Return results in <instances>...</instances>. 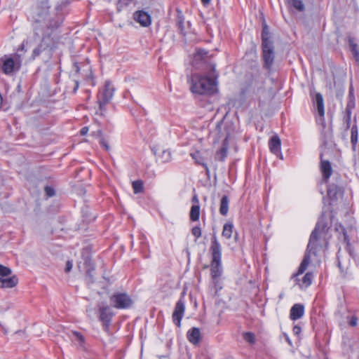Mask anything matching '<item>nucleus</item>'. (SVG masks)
Segmentation results:
<instances>
[{
	"label": "nucleus",
	"instance_id": "obj_1",
	"mask_svg": "<svg viewBox=\"0 0 359 359\" xmlns=\"http://www.w3.org/2000/svg\"><path fill=\"white\" fill-rule=\"evenodd\" d=\"M49 8L48 0H42L36 11L31 15L34 34L42 36L41 42L32 50V60L43 53L49 55L55 47L54 32L60 26L62 20L55 13L50 14Z\"/></svg>",
	"mask_w": 359,
	"mask_h": 359
},
{
	"label": "nucleus",
	"instance_id": "obj_2",
	"mask_svg": "<svg viewBox=\"0 0 359 359\" xmlns=\"http://www.w3.org/2000/svg\"><path fill=\"white\" fill-rule=\"evenodd\" d=\"M217 76L215 66L211 67L209 76L191 74L188 80L191 91L198 95H213L217 91Z\"/></svg>",
	"mask_w": 359,
	"mask_h": 359
},
{
	"label": "nucleus",
	"instance_id": "obj_3",
	"mask_svg": "<svg viewBox=\"0 0 359 359\" xmlns=\"http://www.w3.org/2000/svg\"><path fill=\"white\" fill-rule=\"evenodd\" d=\"M329 227L327 222L323 219L319 220L314 229L311 233L309 243L307 245L306 250L304 256L303 260L302 261L300 266L298 269L297 274L303 273L311 262V255H316L317 250V241L321 235H325L328 231Z\"/></svg>",
	"mask_w": 359,
	"mask_h": 359
},
{
	"label": "nucleus",
	"instance_id": "obj_4",
	"mask_svg": "<svg viewBox=\"0 0 359 359\" xmlns=\"http://www.w3.org/2000/svg\"><path fill=\"white\" fill-rule=\"evenodd\" d=\"M210 252L212 255L210 264L211 277L215 285L218 282V278L222 276V245L217 240L215 233H213L211 238Z\"/></svg>",
	"mask_w": 359,
	"mask_h": 359
},
{
	"label": "nucleus",
	"instance_id": "obj_5",
	"mask_svg": "<svg viewBox=\"0 0 359 359\" xmlns=\"http://www.w3.org/2000/svg\"><path fill=\"white\" fill-rule=\"evenodd\" d=\"M111 306L117 309H128L133 304V300L127 292H115L109 297Z\"/></svg>",
	"mask_w": 359,
	"mask_h": 359
},
{
	"label": "nucleus",
	"instance_id": "obj_6",
	"mask_svg": "<svg viewBox=\"0 0 359 359\" xmlns=\"http://www.w3.org/2000/svg\"><path fill=\"white\" fill-rule=\"evenodd\" d=\"M263 68L266 69L269 73L271 71L272 65L274 62L275 52L273 45L262 46Z\"/></svg>",
	"mask_w": 359,
	"mask_h": 359
},
{
	"label": "nucleus",
	"instance_id": "obj_7",
	"mask_svg": "<svg viewBox=\"0 0 359 359\" xmlns=\"http://www.w3.org/2000/svg\"><path fill=\"white\" fill-rule=\"evenodd\" d=\"M20 55H15V59L12 57H6L5 59L1 58L2 61V71L6 74H11L14 71H18L20 67V61L18 58Z\"/></svg>",
	"mask_w": 359,
	"mask_h": 359
},
{
	"label": "nucleus",
	"instance_id": "obj_8",
	"mask_svg": "<svg viewBox=\"0 0 359 359\" xmlns=\"http://www.w3.org/2000/svg\"><path fill=\"white\" fill-rule=\"evenodd\" d=\"M114 95V88L109 82H106L104 89L98 94V103L100 110H103L104 106L109 102Z\"/></svg>",
	"mask_w": 359,
	"mask_h": 359
},
{
	"label": "nucleus",
	"instance_id": "obj_9",
	"mask_svg": "<svg viewBox=\"0 0 359 359\" xmlns=\"http://www.w3.org/2000/svg\"><path fill=\"white\" fill-rule=\"evenodd\" d=\"M100 320L102 322L103 329L109 332L111 318L114 316L111 308L109 306H102L100 307Z\"/></svg>",
	"mask_w": 359,
	"mask_h": 359
},
{
	"label": "nucleus",
	"instance_id": "obj_10",
	"mask_svg": "<svg viewBox=\"0 0 359 359\" xmlns=\"http://www.w3.org/2000/svg\"><path fill=\"white\" fill-rule=\"evenodd\" d=\"M185 311L184 301L180 298L176 303L174 311L172 313V320L174 323L180 327L181 326V320L183 318Z\"/></svg>",
	"mask_w": 359,
	"mask_h": 359
},
{
	"label": "nucleus",
	"instance_id": "obj_11",
	"mask_svg": "<svg viewBox=\"0 0 359 359\" xmlns=\"http://www.w3.org/2000/svg\"><path fill=\"white\" fill-rule=\"evenodd\" d=\"M133 18L142 27H148L151 22L150 15L144 11H135L133 14Z\"/></svg>",
	"mask_w": 359,
	"mask_h": 359
},
{
	"label": "nucleus",
	"instance_id": "obj_12",
	"mask_svg": "<svg viewBox=\"0 0 359 359\" xmlns=\"http://www.w3.org/2000/svg\"><path fill=\"white\" fill-rule=\"evenodd\" d=\"M18 283V278L15 275H8L0 277V287L3 289L13 288Z\"/></svg>",
	"mask_w": 359,
	"mask_h": 359
},
{
	"label": "nucleus",
	"instance_id": "obj_13",
	"mask_svg": "<svg viewBox=\"0 0 359 359\" xmlns=\"http://www.w3.org/2000/svg\"><path fill=\"white\" fill-rule=\"evenodd\" d=\"M229 137V134H226L224 140L222 141V147L216 152L215 156V159L219 161H224L227 156L228 154V139Z\"/></svg>",
	"mask_w": 359,
	"mask_h": 359
},
{
	"label": "nucleus",
	"instance_id": "obj_14",
	"mask_svg": "<svg viewBox=\"0 0 359 359\" xmlns=\"http://www.w3.org/2000/svg\"><path fill=\"white\" fill-rule=\"evenodd\" d=\"M323 154L320 155L321 162H320V170L323 173V179L325 182H327L329 178L332 174V169L331 166V163L327 160L322 159Z\"/></svg>",
	"mask_w": 359,
	"mask_h": 359
},
{
	"label": "nucleus",
	"instance_id": "obj_15",
	"mask_svg": "<svg viewBox=\"0 0 359 359\" xmlns=\"http://www.w3.org/2000/svg\"><path fill=\"white\" fill-rule=\"evenodd\" d=\"M314 101L316 104L318 114L322 118L323 128H325V120H324V115H325L324 101H323V97L320 93H316Z\"/></svg>",
	"mask_w": 359,
	"mask_h": 359
},
{
	"label": "nucleus",
	"instance_id": "obj_16",
	"mask_svg": "<svg viewBox=\"0 0 359 359\" xmlns=\"http://www.w3.org/2000/svg\"><path fill=\"white\" fill-rule=\"evenodd\" d=\"M304 313V306L301 304H295L290 309V318L292 320L301 318Z\"/></svg>",
	"mask_w": 359,
	"mask_h": 359
},
{
	"label": "nucleus",
	"instance_id": "obj_17",
	"mask_svg": "<svg viewBox=\"0 0 359 359\" xmlns=\"http://www.w3.org/2000/svg\"><path fill=\"white\" fill-rule=\"evenodd\" d=\"M281 141L277 135H273L269 142V147L270 151L274 154H278L280 152Z\"/></svg>",
	"mask_w": 359,
	"mask_h": 359
},
{
	"label": "nucleus",
	"instance_id": "obj_18",
	"mask_svg": "<svg viewBox=\"0 0 359 359\" xmlns=\"http://www.w3.org/2000/svg\"><path fill=\"white\" fill-rule=\"evenodd\" d=\"M336 231H338L339 233L340 236H341V238L339 237V238L343 240V241L346 243V248L349 252V255L351 257H354L353 252L351 251V249L349 238H348V236L347 235L345 228L342 225L339 224V226H336Z\"/></svg>",
	"mask_w": 359,
	"mask_h": 359
},
{
	"label": "nucleus",
	"instance_id": "obj_19",
	"mask_svg": "<svg viewBox=\"0 0 359 359\" xmlns=\"http://www.w3.org/2000/svg\"><path fill=\"white\" fill-rule=\"evenodd\" d=\"M187 339L193 344H197L201 339V331L198 327H192L187 332Z\"/></svg>",
	"mask_w": 359,
	"mask_h": 359
},
{
	"label": "nucleus",
	"instance_id": "obj_20",
	"mask_svg": "<svg viewBox=\"0 0 359 359\" xmlns=\"http://www.w3.org/2000/svg\"><path fill=\"white\" fill-rule=\"evenodd\" d=\"M191 156L193 158V159L195 161L196 163H197L198 165H201L205 169L207 175H209V172H210L209 168L207 165V163L205 161L204 158L202 156L200 151H196L194 153L191 154Z\"/></svg>",
	"mask_w": 359,
	"mask_h": 359
},
{
	"label": "nucleus",
	"instance_id": "obj_21",
	"mask_svg": "<svg viewBox=\"0 0 359 359\" xmlns=\"http://www.w3.org/2000/svg\"><path fill=\"white\" fill-rule=\"evenodd\" d=\"M273 45V42L270 40V32L268 26L265 24L262 31V46Z\"/></svg>",
	"mask_w": 359,
	"mask_h": 359
},
{
	"label": "nucleus",
	"instance_id": "obj_22",
	"mask_svg": "<svg viewBox=\"0 0 359 359\" xmlns=\"http://www.w3.org/2000/svg\"><path fill=\"white\" fill-rule=\"evenodd\" d=\"M229 200L227 196L224 195L222 196L221 201H220V205H219V213L223 215L226 216L229 211Z\"/></svg>",
	"mask_w": 359,
	"mask_h": 359
},
{
	"label": "nucleus",
	"instance_id": "obj_23",
	"mask_svg": "<svg viewBox=\"0 0 359 359\" xmlns=\"http://www.w3.org/2000/svg\"><path fill=\"white\" fill-rule=\"evenodd\" d=\"M190 219L191 221L196 222L199 219L200 217V206L197 205H193L191 208L190 213Z\"/></svg>",
	"mask_w": 359,
	"mask_h": 359
},
{
	"label": "nucleus",
	"instance_id": "obj_24",
	"mask_svg": "<svg viewBox=\"0 0 359 359\" xmlns=\"http://www.w3.org/2000/svg\"><path fill=\"white\" fill-rule=\"evenodd\" d=\"M233 225L232 223H226L223 226L222 235L227 239L231 238Z\"/></svg>",
	"mask_w": 359,
	"mask_h": 359
},
{
	"label": "nucleus",
	"instance_id": "obj_25",
	"mask_svg": "<svg viewBox=\"0 0 359 359\" xmlns=\"http://www.w3.org/2000/svg\"><path fill=\"white\" fill-rule=\"evenodd\" d=\"M340 189L338 186L335 184H330L327 187V196L331 199H334L337 197V194L339 193Z\"/></svg>",
	"mask_w": 359,
	"mask_h": 359
},
{
	"label": "nucleus",
	"instance_id": "obj_26",
	"mask_svg": "<svg viewBox=\"0 0 359 359\" xmlns=\"http://www.w3.org/2000/svg\"><path fill=\"white\" fill-rule=\"evenodd\" d=\"M178 32L180 34L185 36L184 19L182 15H178L176 20Z\"/></svg>",
	"mask_w": 359,
	"mask_h": 359
},
{
	"label": "nucleus",
	"instance_id": "obj_27",
	"mask_svg": "<svg viewBox=\"0 0 359 359\" xmlns=\"http://www.w3.org/2000/svg\"><path fill=\"white\" fill-rule=\"evenodd\" d=\"M348 45H349L350 49H351V52L353 53L354 57H355L356 60H358L359 58V52L358 50V46L354 42V39L353 38L348 39Z\"/></svg>",
	"mask_w": 359,
	"mask_h": 359
},
{
	"label": "nucleus",
	"instance_id": "obj_28",
	"mask_svg": "<svg viewBox=\"0 0 359 359\" xmlns=\"http://www.w3.org/2000/svg\"><path fill=\"white\" fill-rule=\"evenodd\" d=\"M133 189L135 194H139L143 191L144 186L142 180H136L133 182Z\"/></svg>",
	"mask_w": 359,
	"mask_h": 359
},
{
	"label": "nucleus",
	"instance_id": "obj_29",
	"mask_svg": "<svg viewBox=\"0 0 359 359\" xmlns=\"http://www.w3.org/2000/svg\"><path fill=\"white\" fill-rule=\"evenodd\" d=\"M351 106L350 104H348L345 111V116L344 117V121L346 123L347 128L350 127V121H351Z\"/></svg>",
	"mask_w": 359,
	"mask_h": 359
},
{
	"label": "nucleus",
	"instance_id": "obj_30",
	"mask_svg": "<svg viewBox=\"0 0 359 359\" xmlns=\"http://www.w3.org/2000/svg\"><path fill=\"white\" fill-rule=\"evenodd\" d=\"M313 275L311 272H307L302 278V283L305 287L309 286L312 283Z\"/></svg>",
	"mask_w": 359,
	"mask_h": 359
},
{
	"label": "nucleus",
	"instance_id": "obj_31",
	"mask_svg": "<svg viewBox=\"0 0 359 359\" xmlns=\"http://www.w3.org/2000/svg\"><path fill=\"white\" fill-rule=\"evenodd\" d=\"M291 5L299 11L304 10V5L302 0H290Z\"/></svg>",
	"mask_w": 359,
	"mask_h": 359
},
{
	"label": "nucleus",
	"instance_id": "obj_32",
	"mask_svg": "<svg viewBox=\"0 0 359 359\" xmlns=\"http://www.w3.org/2000/svg\"><path fill=\"white\" fill-rule=\"evenodd\" d=\"M136 0H118L117 3V10L121 11L124 7L128 6L130 4Z\"/></svg>",
	"mask_w": 359,
	"mask_h": 359
},
{
	"label": "nucleus",
	"instance_id": "obj_33",
	"mask_svg": "<svg viewBox=\"0 0 359 359\" xmlns=\"http://www.w3.org/2000/svg\"><path fill=\"white\" fill-rule=\"evenodd\" d=\"M12 275V271L10 268L0 264V277H6Z\"/></svg>",
	"mask_w": 359,
	"mask_h": 359
},
{
	"label": "nucleus",
	"instance_id": "obj_34",
	"mask_svg": "<svg viewBox=\"0 0 359 359\" xmlns=\"http://www.w3.org/2000/svg\"><path fill=\"white\" fill-rule=\"evenodd\" d=\"M358 141V130L356 126L351 128V142L353 147L355 146Z\"/></svg>",
	"mask_w": 359,
	"mask_h": 359
},
{
	"label": "nucleus",
	"instance_id": "obj_35",
	"mask_svg": "<svg viewBox=\"0 0 359 359\" xmlns=\"http://www.w3.org/2000/svg\"><path fill=\"white\" fill-rule=\"evenodd\" d=\"M163 163H166L170 161L171 154L169 151H163L162 154L158 157Z\"/></svg>",
	"mask_w": 359,
	"mask_h": 359
},
{
	"label": "nucleus",
	"instance_id": "obj_36",
	"mask_svg": "<svg viewBox=\"0 0 359 359\" xmlns=\"http://www.w3.org/2000/svg\"><path fill=\"white\" fill-rule=\"evenodd\" d=\"M337 265L341 273L346 274L348 270V264H343L339 256L337 257Z\"/></svg>",
	"mask_w": 359,
	"mask_h": 359
},
{
	"label": "nucleus",
	"instance_id": "obj_37",
	"mask_svg": "<svg viewBox=\"0 0 359 359\" xmlns=\"http://www.w3.org/2000/svg\"><path fill=\"white\" fill-rule=\"evenodd\" d=\"M243 339L251 344L255 341V334L252 332H245L243 334Z\"/></svg>",
	"mask_w": 359,
	"mask_h": 359
},
{
	"label": "nucleus",
	"instance_id": "obj_38",
	"mask_svg": "<svg viewBox=\"0 0 359 359\" xmlns=\"http://www.w3.org/2000/svg\"><path fill=\"white\" fill-rule=\"evenodd\" d=\"M323 142L325 144H328L332 140V135L331 132H325L323 133Z\"/></svg>",
	"mask_w": 359,
	"mask_h": 359
},
{
	"label": "nucleus",
	"instance_id": "obj_39",
	"mask_svg": "<svg viewBox=\"0 0 359 359\" xmlns=\"http://www.w3.org/2000/svg\"><path fill=\"white\" fill-rule=\"evenodd\" d=\"M191 233L196 238H198L201 236V229L198 226H196L192 228Z\"/></svg>",
	"mask_w": 359,
	"mask_h": 359
},
{
	"label": "nucleus",
	"instance_id": "obj_40",
	"mask_svg": "<svg viewBox=\"0 0 359 359\" xmlns=\"http://www.w3.org/2000/svg\"><path fill=\"white\" fill-rule=\"evenodd\" d=\"M45 190V193L48 196V197H52L55 195V190L53 187H50V186H46L44 189Z\"/></svg>",
	"mask_w": 359,
	"mask_h": 359
},
{
	"label": "nucleus",
	"instance_id": "obj_41",
	"mask_svg": "<svg viewBox=\"0 0 359 359\" xmlns=\"http://www.w3.org/2000/svg\"><path fill=\"white\" fill-rule=\"evenodd\" d=\"M94 271H95V268L94 267L89 268L86 271V276L89 278V280H90V281L91 283L94 282V280H93V272H94Z\"/></svg>",
	"mask_w": 359,
	"mask_h": 359
},
{
	"label": "nucleus",
	"instance_id": "obj_42",
	"mask_svg": "<svg viewBox=\"0 0 359 359\" xmlns=\"http://www.w3.org/2000/svg\"><path fill=\"white\" fill-rule=\"evenodd\" d=\"M349 325L352 327H355L358 324V318L355 316H352L348 322Z\"/></svg>",
	"mask_w": 359,
	"mask_h": 359
},
{
	"label": "nucleus",
	"instance_id": "obj_43",
	"mask_svg": "<svg viewBox=\"0 0 359 359\" xmlns=\"http://www.w3.org/2000/svg\"><path fill=\"white\" fill-rule=\"evenodd\" d=\"M292 331H293V333H294V335L298 336L300 334V332L302 331V329H301V327L299 326L294 325L293 327Z\"/></svg>",
	"mask_w": 359,
	"mask_h": 359
},
{
	"label": "nucleus",
	"instance_id": "obj_44",
	"mask_svg": "<svg viewBox=\"0 0 359 359\" xmlns=\"http://www.w3.org/2000/svg\"><path fill=\"white\" fill-rule=\"evenodd\" d=\"M100 143L106 150L109 149V147L107 141L104 138H102L100 140Z\"/></svg>",
	"mask_w": 359,
	"mask_h": 359
},
{
	"label": "nucleus",
	"instance_id": "obj_45",
	"mask_svg": "<svg viewBox=\"0 0 359 359\" xmlns=\"http://www.w3.org/2000/svg\"><path fill=\"white\" fill-rule=\"evenodd\" d=\"M72 268V263L70 261H67L66 263L65 271L66 273H68L71 271Z\"/></svg>",
	"mask_w": 359,
	"mask_h": 359
},
{
	"label": "nucleus",
	"instance_id": "obj_46",
	"mask_svg": "<svg viewBox=\"0 0 359 359\" xmlns=\"http://www.w3.org/2000/svg\"><path fill=\"white\" fill-rule=\"evenodd\" d=\"M74 334L76 336L77 340H79L81 343L83 342L84 338L81 334L79 332H74Z\"/></svg>",
	"mask_w": 359,
	"mask_h": 359
},
{
	"label": "nucleus",
	"instance_id": "obj_47",
	"mask_svg": "<svg viewBox=\"0 0 359 359\" xmlns=\"http://www.w3.org/2000/svg\"><path fill=\"white\" fill-rule=\"evenodd\" d=\"M208 53L206 51H205L204 50H198L195 54L194 55H196V57L198 56V55H206Z\"/></svg>",
	"mask_w": 359,
	"mask_h": 359
},
{
	"label": "nucleus",
	"instance_id": "obj_48",
	"mask_svg": "<svg viewBox=\"0 0 359 359\" xmlns=\"http://www.w3.org/2000/svg\"><path fill=\"white\" fill-rule=\"evenodd\" d=\"M88 127H83L81 129L80 134L81 135H85L88 133Z\"/></svg>",
	"mask_w": 359,
	"mask_h": 359
},
{
	"label": "nucleus",
	"instance_id": "obj_49",
	"mask_svg": "<svg viewBox=\"0 0 359 359\" xmlns=\"http://www.w3.org/2000/svg\"><path fill=\"white\" fill-rule=\"evenodd\" d=\"M79 81H74V87L73 88V93H76V92L77 91V89L79 88Z\"/></svg>",
	"mask_w": 359,
	"mask_h": 359
},
{
	"label": "nucleus",
	"instance_id": "obj_50",
	"mask_svg": "<svg viewBox=\"0 0 359 359\" xmlns=\"http://www.w3.org/2000/svg\"><path fill=\"white\" fill-rule=\"evenodd\" d=\"M201 2L203 4V6H206L209 5L210 0H201Z\"/></svg>",
	"mask_w": 359,
	"mask_h": 359
},
{
	"label": "nucleus",
	"instance_id": "obj_51",
	"mask_svg": "<svg viewBox=\"0 0 359 359\" xmlns=\"http://www.w3.org/2000/svg\"><path fill=\"white\" fill-rule=\"evenodd\" d=\"M192 201H193L194 203H198V198H197V196H194L193 197V198H192Z\"/></svg>",
	"mask_w": 359,
	"mask_h": 359
},
{
	"label": "nucleus",
	"instance_id": "obj_52",
	"mask_svg": "<svg viewBox=\"0 0 359 359\" xmlns=\"http://www.w3.org/2000/svg\"><path fill=\"white\" fill-rule=\"evenodd\" d=\"M286 340H287V341L289 344H291L290 340V339H289L288 337H287Z\"/></svg>",
	"mask_w": 359,
	"mask_h": 359
},
{
	"label": "nucleus",
	"instance_id": "obj_53",
	"mask_svg": "<svg viewBox=\"0 0 359 359\" xmlns=\"http://www.w3.org/2000/svg\"><path fill=\"white\" fill-rule=\"evenodd\" d=\"M76 72H79V67L78 66H76Z\"/></svg>",
	"mask_w": 359,
	"mask_h": 359
},
{
	"label": "nucleus",
	"instance_id": "obj_54",
	"mask_svg": "<svg viewBox=\"0 0 359 359\" xmlns=\"http://www.w3.org/2000/svg\"><path fill=\"white\" fill-rule=\"evenodd\" d=\"M217 129L220 128V126L218 125V126H217Z\"/></svg>",
	"mask_w": 359,
	"mask_h": 359
}]
</instances>
